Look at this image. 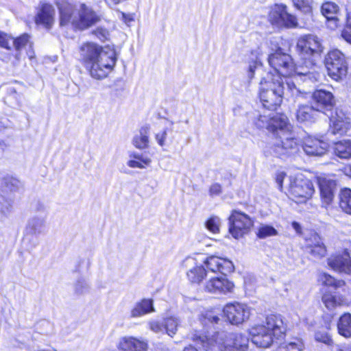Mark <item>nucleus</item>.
Returning a JSON list of instances; mask_svg holds the SVG:
<instances>
[{"label": "nucleus", "mask_w": 351, "mask_h": 351, "mask_svg": "<svg viewBox=\"0 0 351 351\" xmlns=\"http://www.w3.org/2000/svg\"><path fill=\"white\" fill-rule=\"evenodd\" d=\"M285 176L286 173L284 171H278L276 173V182L280 191H282V183Z\"/></svg>", "instance_id": "6e6d98bb"}, {"label": "nucleus", "mask_w": 351, "mask_h": 351, "mask_svg": "<svg viewBox=\"0 0 351 351\" xmlns=\"http://www.w3.org/2000/svg\"><path fill=\"white\" fill-rule=\"evenodd\" d=\"M205 225L208 231L213 234H217L219 232L221 220L218 217L213 216L206 221Z\"/></svg>", "instance_id": "37998d69"}, {"label": "nucleus", "mask_w": 351, "mask_h": 351, "mask_svg": "<svg viewBox=\"0 0 351 351\" xmlns=\"http://www.w3.org/2000/svg\"><path fill=\"white\" fill-rule=\"evenodd\" d=\"M183 351H197V350L195 348L190 346L189 347H186Z\"/></svg>", "instance_id": "0e129e2a"}, {"label": "nucleus", "mask_w": 351, "mask_h": 351, "mask_svg": "<svg viewBox=\"0 0 351 351\" xmlns=\"http://www.w3.org/2000/svg\"><path fill=\"white\" fill-rule=\"evenodd\" d=\"M203 264L208 271L213 273L219 272L226 274L234 270V265L231 261L217 256H210L206 258L204 256Z\"/></svg>", "instance_id": "dca6fc26"}, {"label": "nucleus", "mask_w": 351, "mask_h": 351, "mask_svg": "<svg viewBox=\"0 0 351 351\" xmlns=\"http://www.w3.org/2000/svg\"><path fill=\"white\" fill-rule=\"evenodd\" d=\"M325 64L328 75L336 81L346 75L348 66L345 56L338 49H333L328 53Z\"/></svg>", "instance_id": "9d476101"}, {"label": "nucleus", "mask_w": 351, "mask_h": 351, "mask_svg": "<svg viewBox=\"0 0 351 351\" xmlns=\"http://www.w3.org/2000/svg\"><path fill=\"white\" fill-rule=\"evenodd\" d=\"M285 86L281 77H274L271 71L267 73L261 82L259 87V98L264 108L275 110L282 101Z\"/></svg>", "instance_id": "423d86ee"}, {"label": "nucleus", "mask_w": 351, "mask_h": 351, "mask_svg": "<svg viewBox=\"0 0 351 351\" xmlns=\"http://www.w3.org/2000/svg\"><path fill=\"white\" fill-rule=\"evenodd\" d=\"M253 226V221L243 213L233 211L229 217V232L236 239L247 234Z\"/></svg>", "instance_id": "ddd939ff"}, {"label": "nucleus", "mask_w": 351, "mask_h": 351, "mask_svg": "<svg viewBox=\"0 0 351 351\" xmlns=\"http://www.w3.org/2000/svg\"><path fill=\"white\" fill-rule=\"evenodd\" d=\"M314 191L313 183L303 174L298 173L289 177L288 192L291 198L295 202H306L312 197Z\"/></svg>", "instance_id": "6e6552de"}, {"label": "nucleus", "mask_w": 351, "mask_h": 351, "mask_svg": "<svg viewBox=\"0 0 351 351\" xmlns=\"http://www.w3.org/2000/svg\"><path fill=\"white\" fill-rule=\"evenodd\" d=\"M268 21L277 27L296 28L298 23L296 16L287 10L284 4H274L268 13Z\"/></svg>", "instance_id": "1a4fd4ad"}, {"label": "nucleus", "mask_w": 351, "mask_h": 351, "mask_svg": "<svg viewBox=\"0 0 351 351\" xmlns=\"http://www.w3.org/2000/svg\"><path fill=\"white\" fill-rule=\"evenodd\" d=\"M278 234V231L270 225L262 224L258 229L257 236L260 239L273 237Z\"/></svg>", "instance_id": "ea45409f"}, {"label": "nucleus", "mask_w": 351, "mask_h": 351, "mask_svg": "<svg viewBox=\"0 0 351 351\" xmlns=\"http://www.w3.org/2000/svg\"><path fill=\"white\" fill-rule=\"evenodd\" d=\"M150 127L148 125L142 126L132 138V145L138 149H145L149 147Z\"/></svg>", "instance_id": "bb28decb"}, {"label": "nucleus", "mask_w": 351, "mask_h": 351, "mask_svg": "<svg viewBox=\"0 0 351 351\" xmlns=\"http://www.w3.org/2000/svg\"><path fill=\"white\" fill-rule=\"evenodd\" d=\"M129 158L140 161L144 165H150L152 163V159L149 157L136 152H131L129 155Z\"/></svg>", "instance_id": "de8ad7c7"}, {"label": "nucleus", "mask_w": 351, "mask_h": 351, "mask_svg": "<svg viewBox=\"0 0 351 351\" xmlns=\"http://www.w3.org/2000/svg\"><path fill=\"white\" fill-rule=\"evenodd\" d=\"M327 26L330 29H335L338 25V19L337 16H332L331 19H326Z\"/></svg>", "instance_id": "052dcab7"}, {"label": "nucleus", "mask_w": 351, "mask_h": 351, "mask_svg": "<svg viewBox=\"0 0 351 351\" xmlns=\"http://www.w3.org/2000/svg\"><path fill=\"white\" fill-rule=\"evenodd\" d=\"M265 324L266 328L271 332L276 340L283 337L287 327L280 315L271 314L267 315Z\"/></svg>", "instance_id": "b1692460"}, {"label": "nucleus", "mask_w": 351, "mask_h": 351, "mask_svg": "<svg viewBox=\"0 0 351 351\" xmlns=\"http://www.w3.org/2000/svg\"><path fill=\"white\" fill-rule=\"evenodd\" d=\"M321 10L326 19H331L332 16H336L339 6L333 2L327 1L322 4Z\"/></svg>", "instance_id": "e433bc0d"}, {"label": "nucleus", "mask_w": 351, "mask_h": 351, "mask_svg": "<svg viewBox=\"0 0 351 351\" xmlns=\"http://www.w3.org/2000/svg\"><path fill=\"white\" fill-rule=\"evenodd\" d=\"M167 135V129H165L162 131H160L155 134L156 141L157 143L160 147H163L165 145Z\"/></svg>", "instance_id": "3c124183"}, {"label": "nucleus", "mask_w": 351, "mask_h": 351, "mask_svg": "<svg viewBox=\"0 0 351 351\" xmlns=\"http://www.w3.org/2000/svg\"><path fill=\"white\" fill-rule=\"evenodd\" d=\"M254 121L257 128H265L276 135L274 142L265 150L267 156L285 158L298 151L299 143L286 115L274 112L258 114Z\"/></svg>", "instance_id": "f257e3e1"}, {"label": "nucleus", "mask_w": 351, "mask_h": 351, "mask_svg": "<svg viewBox=\"0 0 351 351\" xmlns=\"http://www.w3.org/2000/svg\"><path fill=\"white\" fill-rule=\"evenodd\" d=\"M320 195L322 204L324 207L328 206L332 202L334 195L332 189L328 186L320 184Z\"/></svg>", "instance_id": "4c0bfd02"}, {"label": "nucleus", "mask_w": 351, "mask_h": 351, "mask_svg": "<svg viewBox=\"0 0 351 351\" xmlns=\"http://www.w3.org/2000/svg\"><path fill=\"white\" fill-rule=\"evenodd\" d=\"M234 288L233 282L224 276L210 278L205 282L204 285L205 291L216 295H226L232 293Z\"/></svg>", "instance_id": "2eb2a0df"}, {"label": "nucleus", "mask_w": 351, "mask_h": 351, "mask_svg": "<svg viewBox=\"0 0 351 351\" xmlns=\"http://www.w3.org/2000/svg\"><path fill=\"white\" fill-rule=\"evenodd\" d=\"M268 62L275 73H272L275 78H277L278 75L282 79L293 77L296 81L301 80L304 82H316L321 77L319 72L309 71L312 62H308V65L306 66L302 63L294 64L291 56L283 53L280 49L271 54L268 58Z\"/></svg>", "instance_id": "7ed1b4c3"}, {"label": "nucleus", "mask_w": 351, "mask_h": 351, "mask_svg": "<svg viewBox=\"0 0 351 351\" xmlns=\"http://www.w3.org/2000/svg\"><path fill=\"white\" fill-rule=\"evenodd\" d=\"M89 291V284L84 278H79L75 284V291L78 295L88 293Z\"/></svg>", "instance_id": "a18cd8bd"}, {"label": "nucleus", "mask_w": 351, "mask_h": 351, "mask_svg": "<svg viewBox=\"0 0 351 351\" xmlns=\"http://www.w3.org/2000/svg\"><path fill=\"white\" fill-rule=\"evenodd\" d=\"M46 215L34 216L30 218L23 232V241L30 240L47 232Z\"/></svg>", "instance_id": "a211bd4d"}, {"label": "nucleus", "mask_w": 351, "mask_h": 351, "mask_svg": "<svg viewBox=\"0 0 351 351\" xmlns=\"http://www.w3.org/2000/svg\"><path fill=\"white\" fill-rule=\"evenodd\" d=\"M328 265L335 271L351 274V258L347 250L332 254L327 259Z\"/></svg>", "instance_id": "6ab92c4d"}, {"label": "nucleus", "mask_w": 351, "mask_h": 351, "mask_svg": "<svg viewBox=\"0 0 351 351\" xmlns=\"http://www.w3.org/2000/svg\"><path fill=\"white\" fill-rule=\"evenodd\" d=\"M55 16L56 10L53 6L49 3H43L35 16V23L50 29L54 24Z\"/></svg>", "instance_id": "4be33fe9"}, {"label": "nucleus", "mask_w": 351, "mask_h": 351, "mask_svg": "<svg viewBox=\"0 0 351 351\" xmlns=\"http://www.w3.org/2000/svg\"><path fill=\"white\" fill-rule=\"evenodd\" d=\"M219 320V317L217 315H214L212 312H208L204 316V322L205 324L207 321L211 324H217L218 323Z\"/></svg>", "instance_id": "864d4df0"}, {"label": "nucleus", "mask_w": 351, "mask_h": 351, "mask_svg": "<svg viewBox=\"0 0 351 351\" xmlns=\"http://www.w3.org/2000/svg\"><path fill=\"white\" fill-rule=\"evenodd\" d=\"M23 50L25 51L26 55L27 56L29 59L31 61H33L34 60V58H35V53H34V51L33 48H32V43L30 41V36H29V34H28V43H27V45H26L25 46H23L21 47V59L23 57Z\"/></svg>", "instance_id": "09e8293b"}, {"label": "nucleus", "mask_w": 351, "mask_h": 351, "mask_svg": "<svg viewBox=\"0 0 351 351\" xmlns=\"http://www.w3.org/2000/svg\"><path fill=\"white\" fill-rule=\"evenodd\" d=\"M292 227L297 233L300 234L301 232V226L298 222L293 221L292 223Z\"/></svg>", "instance_id": "e2e57ef3"}, {"label": "nucleus", "mask_w": 351, "mask_h": 351, "mask_svg": "<svg viewBox=\"0 0 351 351\" xmlns=\"http://www.w3.org/2000/svg\"><path fill=\"white\" fill-rule=\"evenodd\" d=\"M313 105L317 112L328 110L335 104V98L330 91L319 89L313 92L311 96Z\"/></svg>", "instance_id": "412c9836"}, {"label": "nucleus", "mask_w": 351, "mask_h": 351, "mask_svg": "<svg viewBox=\"0 0 351 351\" xmlns=\"http://www.w3.org/2000/svg\"><path fill=\"white\" fill-rule=\"evenodd\" d=\"M221 193V186L218 183H214L210 186L209 193L211 196L218 195Z\"/></svg>", "instance_id": "13d9d810"}, {"label": "nucleus", "mask_w": 351, "mask_h": 351, "mask_svg": "<svg viewBox=\"0 0 351 351\" xmlns=\"http://www.w3.org/2000/svg\"><path fill=\"white\" fill-rule=\"evenodd\" d=\"M60 12V25L66 26L71 25L74 28L86 29L99 20V17L90 8L84 4L81 5L78 15L74 14V7L67 0L57 2Z\"/></svg>", "instance_id": "39448f33"}, {"label": "nucleus", "mask_w": 351, "mask_h": 351, "mask_svg": "<svg viewBox=\"0 0 351 351\" xmlns=\"http://www.w3.org/2000/svg\"><path fill=\"white\" fill-rule=\"evenodd\" d=\"M314 339L317 342L323 343L325 345L330 346L331 350L334 345H335L331 335L324 329L316 330L314 333Z\"/></svg>", "instance_id": "c9c22d12"}, {"label": "nucleus", "mask_w": 351, "mask_h": 351, "mask_svg": "<svg viewBox=\"0 0 351 351\" xmlns=\"http://www.w3.org/2000/svg\"><path fill=\"white\" fill-rule=\"evenodd\" d=\"M329 131L332 134L351 136V121L341 112L330 118Z\"/></svg>", "instance_id": "5701e85b"}, {"label": "nucleus", "mask_w": 351, "mask_h": 351, "mask_svg": "<svg viewBox=\"0 0 351 351\" xmlns=\"http://www.w3.org/2000/svg\"><path fill=\"white\" fill-rule=\"evenodd\" d=\"M117 348L120 351H147V343L142 339L125 336L119 339Z\"/></svg>", "instance_id": "393cba45"}, {"label": "nucleus", "mask_w": 351, "mask_h": 351, "mask_svg": "<svg viewBox=\"0 0 351 351\" xmlns=\"http://www.w3.org/2000/svg\"><path fill=\"white\" fill-rule=\"evenodd\" d=\"M261 66V62L257 56H256L255 60H252L249 62V66L247 70V76L249 81H251L254 78L255 71L260 69Z\"/></svg>", "instance_id": "c03bdc74"}, {"label": "nucleus", "mask_w": 351, "mask_h": 351, "mask_svg": "<svg viewBox=\"0 0 351 351\" xmlns=\"http://www.w3.org/2000/svg\"><path fill=\"white\" fill-rule=\"evenodd\" d=\"M351 12L347 13L346 27L341 33L342 38L348 43L351 44Z\"/></svg>", "instance_id": "49530a36"}, {"label": "nucleus", "mask_w": 351, "mask_h": 351, "mask_svg": "<svg viewBox=\"0 0 351 351\" xmlns=\"http://www.w3.org/2000/svg\"><path fill=\"white\" fill-rule=\"evenodd\" d=\"M179 321L176 317H169L165 319V329L171 337L176 333Z\"/></svg>", "instance_id": "a19ab883"}, {"label": "nucleus", "mask_w": 351, "mask_h": 351, "mask_svg": "<svg viewBox=\"0 0 351 351\" xmlns=\"http://www.w3.org/2000/svg\"><path fill=\"white\" fill-rule=\"evenodd\" d=\"M28 34H23L20 36L14 38L10 35L0 32V47L6 49H11L14 47L15 53L13 57H10L9 61L13 65H17L21 60V47L27 45Z\"/></svg>", "instance_id": "f8f14e48"}, {"label": "nucleus", "mask_w": 351, "mask_h": 351, "mask_svg": "<svg viewBox=\"0 0 351 351\" xmlns=\"http://www.w3.org/2000/svg\"><path fill=\"white\" fill-rule=\"evenodd\" d=\"M333 152L335 156L342 159L351 158V140H342L334 143Z\"/></svg>", "instance_id": "c756f323"}, {"label": "nucleus", "mask_w": 351, "mask_h": 351, "mask_svg": "<svg viewBox=\"0 0 351 351\" xmlns=\"http://www.w3.org/2000/svg\"><path fill=\"white\" fill-rule=\"evenodd\" d=\"M339 206L346 213L351 215V190L344 189L341 190L340 195Z\"/></svg>", "instance_id": "f704fd0d"}, {"label": "nucleus", "mask_w": 351, "mask_h": 351, "mask_svg": "<svg viewBox=\"0 0 351 351\" xmlns=\"http://www.w3.org/2000/svg\"><path fill=\"white\" fill-rule=\"evenodd\" d=\"M317 280L322 285L326 287H331L334 289H337L345 285L344 281L337 280L335 278L324 272L320 273L318 275Z\"/></svg>", "instance_id": "72a5a7b5"}, {"label": "nucleus", "mask_w": 351, "mask_h": 351, "mask_svg": "<svg viewBox=\"0 0 351 351\" xmlns=\"http://www.w3.org/2000/svg\"><path fill=\"white\" fill-rule=\"evenodd\" d=\"M296 47L300 58L304 60V66L308 65V62L311 61L312 65L309 66V71H315L314 58L319 56L323 51L321 40L315 35H304L298 40Z\"/></svg>", "instance_id": "0eeeda50"}, {"label": "nucleus", "mask_w": 351, "mask_h": 351, "mask_svg": "<svg viewBox=\"0 0 351 351\" xmlns=\"http://www.w3.org/2000/svg\"><path fill=\"white\" fill-rule=\"evenodd\" d=\"M204 256L195 254L185 258L184 265L189 268L187 278L191 282L199 283L207 276V271L204 267Z\"/></svg>", "instance_id": "4468645a"}, {"label": "nucleus", "mask_w": 351, "mask_h": 351, "mask_svg": "<svg viewBox=\"0 0 351 351\" xmlns=\"http://www.w3.org/2000/svg\"><path fill=\"white\" fill-rule=\"evenodd\" d=\"M7 186L10 191H16L21 186V182L17 179L10 178L7 182Z\"/></svg>", "instance_id": "4d7b16f0"}, {"label": "nucleus", "mask_w": 351, "mask_h": 351, "mask_svg": "<svg viewBox=\"0 0 351 351\" xmlns=\"http://www.w3.org/2000/svg\"><path fill=\"white\" fill-rule=\"evenodd\" d=\"M121 15H122V19L127 24L134 20L133 16L131 14L121 13Z\"/></svg>", "instance_id": "680f3d73"}, {"label": "nucleus", "mask_w": 351, "mask_h": 351, "mask_svg": "<svg viewBox=\"0 0 351 351\" xmlns=\"http://www.w3.org/2000/svg\"><path fill=\"white\" fill-rule=\"evenodd\" d=\"M293 5L302 12L311 14L312 12L311 2L310 0H292Z\"/></svg>", "instance_id": "79ce46f5"}, {"label": "nucleus", "mask_w": 351, "mask_h": 351, "mask_svg": "<svg viewBox=\"0 0 351 351\" xmlns=\"http://www.w3.org/2000/svg\"><path fill=\"white\" fill-rule=\"evenodd\" d=\"M305 250L315 259L323 258L327 252L322 238L315 232L305 239Z\"/></svg>", "instance_id": "aec40b11"}, {"label": "nucleus", "mask_w": 351, "mask_h": 351, "mask_svg": "<svg viewBox=\"0 0 351 351\" xmlns=\"http://www.w3.org/2000/svg\"><path fill=\"white\" fill-rule=\"evenodd\" d=\"M95 35L101 40H106L109 36L108 31L105 28H97L95 30Z\"/></svg>", "instance_id": "5fc2aeb1"}, {"label": "nucleus", "mask_w": 351, "mask_h": 351, "mask_svg": "<svg viewBox=\"0 0 351 351\" xmlns=\"http://www.w3.org/2000/svg\"><path fill=\"white\" fill-rule=\"evenodd\" d=\"M154 311L153 300L151 299H143L136 302L132 307L130 311V316L132 318H138Z\"/></svg>", "instance_id": "cd10ccee"}, {"label": "nucleus", "mask_w": 351, "mask_h": 351, "mask_svg": "<svg viewBox=\"0 0 351 351\" xmlns=\"http://www.w3.org/2000/svg\"><path fill=\"white\" fill-rule=\"evenodd\" d=\"M80 58L84 66L95 79H104L114 69L117 56L110 47H101L95 43H86L80 47Z\"/></svg>", "instance_id": "f03ea898"}, {"label": "nucleus", "mask_w": 351, "mask_h": 351, "mask_svg": "<svg viewBox=\"0 0 351 351\" xmlns=\"http://www.w3.org/2000/svg\"><path fill=\"white\" fill-rule=\"evenodd\" d=\"M322 302L328 310H333L337 306L347 305V300L341 295H334L326 293L322 296Z\"/></svg>", "instance_id": "7c9ffc66"}, {"label": "nucleus", "mask_w": 351, "mask_h": 351, "mask_svg": "<svg viewBox=\"0 0 351 351\" xmlns=\"http://www.w3.org/2000/svg\"><path fill=\"white\" fill-rule=\"evenodd\" d=\"M194 341H199L206 351H246L247 338L240 333L224 331L215 332L211 336L194 335Z\"/></svg>", "instance_id": "20e7f679"}, {"label": "nucleus", "mask_w": 351, "mask_h": 351, "mask_svg": "<svg viewBox=\"0 0 351 351\" xmlns=\"http://www.w3.org/2000/svg\"><path fill=\"white\" fill-rule=\"evenodd\" d=\"M339 334L344 337H351V314L344 313L339 319L337 324Z\"/></svg>", "instance_id": "2f4dec72"}, {"label": "nucleus", "mask_w": 351, "mask_h": 351, "mask_svg": "<svg viewBox=\"0 0 351 351\" xmlns=\"http://www.w3.org/2000/svg\"><path fill=\"white\" fill-rule=\"evenodd\" d=\"M149 329L155 333H163L165 326L160 324L159 321L152 320L148 323Z\"/></svg>", "instance_id": "8fccbe9b"}, {"label": "nucleus", "mask_w": 351, "mask_h": 351, "mask_svg": "<svg viewBox=\"0 0 351 351\" xmlns=\"http://www.w3.org/2000/svg\"><path fill=\"white\" fill-rule=\"evenodd\" d=\"M304 349V343L300 339H294L285 346H281L277 351H302Z\"/></svg>", "instance_id": "58836bf2"}, {"label": "nucleus", "mask_w": 351, "mask_h": 351, "mask_svg": "<svg viewBox=\"0 0 351 351\" xmlns=\"http://www.w3.org/2000/svg\"><path fill=\"white\" fill-rule=\"evenodd\" d=\"M317 111L314 106H300L296 112V119L301 123H311L316 120Z\"/></svg>", "instance_id": "c85d7f7f"}, {"label": "nucleus", "mask_w": 351, "mask_h": 351, "mask_svg": "<svg viewBox=\"0 0 351 351\" xmlns=\"http://www.w3.org/2000/svg\"><path fill=\"white\" fill-rule=\"evenodd\" d=\"M328 147L326 142L312 136L306 138L303 145L304 151L309 156H322L326 153Z\"/></svg>", "instance_id": "a878e982"}, {"label": "nucleus", "mask_w": 351, "mask_h": 351, "mask_svg": "<svg viewBox=\"0 0 351 351\" xmlns=\"http://www.w3.org/2000/svg\"><path fill=\"white\" fill-rule=\"evenodd\" d=\"M223 313L231 324L238 326L250 319L252 308L245 304L234 302L227 304L223 308Z\"/></svg>", "instance_id": "9b49d317"}, {"label": "nucleus", "mask_w": 351, "mask_h": 351, "mask_svg": "<svg viewBox=\"0 0 351 351\" xmlns=\"http://www.w3.org/2000/svg\"><path fill=\"white\" fill-rule=\"evenodd\" d=\"M286 85L287 91V94H289L290 97H291L294 101L307 99V93L301 91L298 88L296 87L294 82L291 80H286Z\"/></svg>", "instance_id": "473e14b6"}, {"label": "nucleus", "mask_w": 351, "mask_h": 351, "mask_svg": "<svg viewBox=\"0 0 351 351\" xmlns=\"http://www.w3.org/2000/svg\"><path fill=\"white\" fill-rule=\"evenodd\" d=\"M127 165L130 168H138V169H145L147 167H149L148 165L142 164L140 161H138L134 159L129 158L127 162Z\"/></svg>", "instance_id": "603ef678"}, {"label": "nucleus", "mask_w": 351, "mask_h": 351, "mask_svg": "<svg viewBox=\"0 0 351 351\" xmlns=\"http://www.w3.org/2000/svg\"><path fill=\"white\" fill-rule=\"evenodd\" d=\"M252 342L257 347L267 348L274 342L276 338L270 332L265 325H256L253 326L250 330Z\"/></svg>", "instance_id": "f3484780"}, {"label": "nucleus", "mask_w": 351, "mask_h": 351, "mask_svg": "<svg viewBox=\"0 0 351 351\" xmlns=\"http://www.w3.org/2000/svg\"><path fill=\"white\" fill-rule=\"evenodd\" d=\"M5 147V145L4 142L2 141H0V149H4Z\"/></svg>", "instance_id": "338daca9"}, {"label": "nucleus", "mask_w": 351, "mask_h": 351, "mask_svg": "<svg viewBox=\"0 0 351 351\" xmlns=\"http://www.w3.org/2000/svg\"><path fill=\"white\" fill-rule=\"evenodd\" d=\"M346 174L351 177V167L346 168Z\"/></svg>", "instance_id": "69168bd1"}, {"label": "nucleus", "mask_w": 351, "mask_h": 351, "mask_svg": "<svg viewBox=\"0 0 351 351\" xmlns=\"http://www.w3.org/2000/svg\"><path fill=\"white\" fill-rule=\"evenodd\" d=\"M331 351H351L350 344H335Z\"/></svg>", "instance_id": "bf43d9fd"}]
</instances>
